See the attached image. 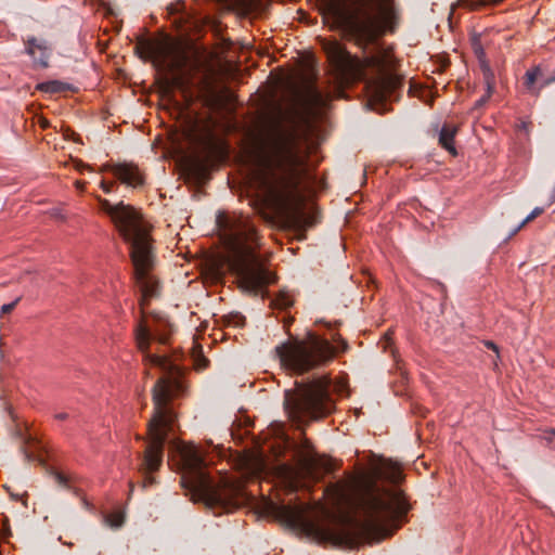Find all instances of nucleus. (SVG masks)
<instances>
[{
    "label": "nucleus",
    "instance_id": "1",
    "mask_svg": "<svg viewBox=\"0 0 555 555\" xmlns=\"http://www.w3.org/2000/svg\"><path fill=\"white\" fill-rule=\"evenodd\" d=\"M359 483V480H353L349 489H338L337 496L339 500H348L349 492L354 491L353 504L361 511L362 519L343 515L323 525L307 519L306 511L300 506L275 503L269 504V512L289 528L306 531L319 543L354 548L362 543L379 542L400 528L410 511V504L398 488L378 494L372 487Z\"/></svg>",
    "mask_w": 555,
    "mask_h": 555
},
{
    "label": "nucleus",
    "instance_id": "2",
    "mask_svg": "<svg viewBox=\"0 0 555 555\" xmlns=\"http://www.w3.org/2000/svg\"><path fill=\"white\" fill-rule=\"evenodd\" d=\"M320 11L331 29L361 49V67L372 72L375 96L383 99L400 88L392 55L378 40L397 30L401 10L396 0H320Z\"/></svg>",
    "mask_w": 555,
    "mask_h": 555
},
{
    "label": "nucleus",
    "instance_id": "3",
    "mask_svg": "<svg viewBox=\"0 0 555 555\" xmlns=\"http://www.w3.org/2000/svg\"><path fill=\"white\" fill-rule=\"evenodd\" d=\"M152 320L151 325L141 321L134 330L137 346L143 353L145 363L157 366L163 372L152 389L154 412L147 422L150 440L141 463V469L144 473L143 488L156 482L150 474L158 470L163 464L165 442L169 433L173 430L178 417L175 400L184 392L180 369L167 357L149 351L152 339L163 345L168 341L171 324L160 314H152Z\"/></svg>",
    "mask_w": 555,
    "mask_h": 555
},
{
    "label": "nucleus",
    "instance_id": "4",
    "mask_svg": "<svg viewBox=\"0 0 555 555\" xmlns=\"http://www.w3.org/2000/svg\"><path fill=\"white\" fill-rule=\"evenodd\" d=\"M224 231L229 255L225 258L228 269L236 276L238 288L249 295L262 297L267 287L276 281L256 253L259 236L248 216L232 215L219 218Z\"/></svg>",
    "mask_w": 555,
    "mask_h": 555
},
{
    "label": "nucleus",
    "instance_id": "5",
    "mask_svg": "<svg viewBox=\"0 0 555 555\" xmlns=\"http://www.w3.org/2000/svg\"><path fill=\"white\" fill-rule=\"evenodd\" d=\"M100 205L129 245L133 280L141 292L140 308L144 313L150 299L159 294V282L153 273L156 254L150 233L151 225L143 220L139 210L122 202L112 205L107 199H101Z\"/></svg>",
    "mask_w": 555,
    "mask_h": 555
},
{
    "label": "nucleus",
    "instance_id": "6",
    "mask_svg": "<svg viewBox=\"0 0 555 555\" xmlns=\"http://www.w3.org/2000/svg\"><path fill=\"white\" fill-rule=\"evenodd\" d=\"M172 462L181 474L182 487L197 494L211 507H237L246 499L243 483L236 478L223 476L218 482L205 470V460L191 443L170 442Z\"/></svg>",
    "mask_w": 555,
    "mask_h": 555
},
{
    "label": "nucleus",
    "instance_id": "7",
    "mask_svg": "<svg viewBox=\"0 0 555 555\" xmlns=\"http://www.w3.org/2000/svg\"><path fill=\"white\" fill-rule=\"evenodd\" d=\"M310 180L306 158L301 150L291 141L278 144L255 172V182L262 193L263 202H300V184Z\"/></svg>",
    "mask_w": 555,
    "mask_h": 555
},
{
    "label": "nucleus",
    "instance_id": "8",
    "mask_svg": "<svg viewBox=\"0 0 555 555\" xmlns=\"http://www.w3.org/2000/svg\"><path fill=\"white\" fill-rule=\"evenodd\" d=\"M294 389L284 391V408L289 418L298 424L327 416L334 410L328 382L314 378L308 383H295Z\"/></svg>",
    "mask_w": 555,
    "mask_h": 555
},
{
    "label": "nucleus",
    "instance_id": "9",
    "mask_svg": "<svg viewBox=\"0 0 555 555\" xmlns=\"http://www.w3.org/2000/svg\"><path fill=\"white\" fill-rule=\"evenodd\" d=\"M275 350L282 367L300 375L331 361L339 349L327 339L309 334L307 339L283 343Z\"/></svg>",
    "mask_w": 555,
    "mask_h": 555
},
{
    "label": "nucleus",
    "instance_id": "10",
    "mask_svg": "<svg viewBox=\"0 0 555 555\" xmlns=\"http://www.w3.org/2000/svg\"><path fill=\"white\" fill-rule=\"evenodd\" d=\"M134 50L140 59L152 61L158 70L167 74L173 75L181 72L188 62L186 53L168 37L162 39L140 38Z\"/></svg>",
    "mask_w": 555,
    "mask_h": 555
},
{
    "label": "nucleus",
    "instance_id": "11",
    "mask_svg": "<svg viewBox=\"0 0 555 555\" xmlns=\"http://www.w3.org/2000/svg\"><path fill=\"white\" fill-rule=\"evenodd\" d=\"M522 80L527 92L532 95H538L543 88L552 83L555 79L545 76L541 67L535 66L526 72Z\"/></svg>",
    "mask_w": 555,
    "mask_h": 555
},
{
    "label": "nucleus",
    "instance_id": "12",
    "mask_svg": "<svg viewBox=\"0 0 555 555\" xmlns=\"http://www.w3.org/2000/svg\"><path fill=\"white\" fill-rule=\"evenodd\" d=\"M26 52L33 57L35 63L42 67L48 66L51 47L46 40L37 39L35 37L28 38L26 41Z\"/></svg>",
    "mask_w": 555,
    "mask_h": 555
},
{
    "label": "nucleus",
    "instance_id": "13",
    "mask_svg": "<svg viewBox=\"0 0 555 555\" xmlns=\"http://www.w3.org/2000/svg\"><path fill=\"white\" fill-rule=\"evenodd\" d=\"M114 176H116L122 183L133 188L143 184V176L139 168L132 164H119L112 168Z\"/></svg>",
    "mask_w": 555,
    "mask_h": 555
},
{
    "label": "nucleus",
    "instance_id": "14",
    "mask_svg": "<svg viewBox=\"0 0 555 555\" xmlns=\"http://www.w3.org/2000/svg\"><path fill=\"white\" fill-rule=\"evenodd\" d=\"M327 53L338 67H346L353 63L352 55L337 42L328 46Z\"/></svg>",
    "mask_w": 555,
    "mask_h": 555
},
{
    "label": "nucleus",
    "instance_id": "15",
    "mask_svg": "<svg viewBox=\"0 0 555 555\" xmlns=\"http://www.w3.org/2000/svg\"><path fill=\"white\" fill-rule=\"evenodd\" d=\"M457 128L453 125L444 124L439 133V144L452 155H456L453 141Z\"/></svg>",
    "mask_w": 555,
    "mask_h": 555
},
{
    "label": "nucleus",
    "instance_id": "16",
    "mask_svg": "<svg viewBox=\"0 0 555 555\" xmlns=\"http://www.w3.org/2000/svg\"><path fill=\"white\" fill-rule=\"evenodd\" d=\"M294 304L293 297L285 291L279 293V295L271 301V306L278 309H287Z\"/></svg>",
    "mask_w": 555,
    "mask_h": 555
},
{
    "label": "nucleus",
    "instance_id": "17",
    "mask_svg": "<svg viewBox=\"0 0 555 555\" xmlns=\"http://www.w3.org/2000/svg\"><path fill=\"white\" fill-rule=\"evenodd\" d=\"M40 91L47 93H60L65 90V83L59 80L44 81L38 85L37 87Z\"/></svg>",
    "mask_w": 555,
    "mask_h": 555
},
{
    "label": "nucleus",
    "instance_id": "18",
    "mask_svg": "<svg viewBox=\"0 0 555 555\" xmlns=\"http://www.w3.org/2000/svg\"><path fill=\"white\" fill-rule=\"evenodd\" d=\"M486 83H487V94L483 95L478 102L477 105H482L487 102V100L491 96V94L494 91V82H493V75L490 73H487L486 76Z\"/></svg>",
    "mask_w": 555,
    "mask_h": 555
},
{
    "label": "nucleus",
    "instance_id": "19",
    "mask_svg": "<svg viewBox=\"0 0 555 555\" xmlns=\"http://www.w3.org/2000/svg\"><path fill=\"white\" fill-rule=\"evenodd\" d=\"M543 212V208L535 207L522 221L521 223L513 230L511 233V236L515 235L525 224L528 222L534 220L537 217H539Z\"/></svg>",
    "mask_w": 555,
    "mask_h": 555
},
{
    "label": "nucleus",
    "instance_id": "20",
    "mask_svg": "<svg viewBox=\"0 0 555 555\" xmlns=\"http://www.w3.org/2000/svg\"><path fill=\"white\" fill-rule=\"evenodd\" d=\"M470 9H477L479 7L487 5L494 2L495 0H465Z\"/></svg>",
    "mask_w": 555,
    "mask_h": 555
},
{
    "label": "nucleus",
    "instance_id": "21",
    "mask_svg": "<svg viewBox=\"0 0 555 555\" xmlns=\"http://www.w3.org/2000/svg\"><path fill=\"white\" fill-rule=\"evenodd\" d=\"M21 300V297L16 298L14 301L10 304H5L0 309V315L10 313L17 305V302Z\"/></svg>",
    "mask_w": 555,
    "mask_h": 555
},
{
    "label": "nucleus",
    "instance_id": "22",
    "mask_svg": "<svg viewBox=\"0 0 555 555\" xmlns=\"http://www.w3.org/2000/svg\"><path fill=\"white\" fill-rule=\"evenodd\" d=\"M107 520L112 527H120L124 522V517L121 515H112Z\"/></svg>",
    "mask_w": 555,
    "mask_h": 555
},
{
    "label": "nucleus",
    "instance_id": "23",
    "mask_svg": "<svg viewBox=\"0 0 555 555\" xmlns=\"http://www.w3.org/2000/svg\"><path fill=\"white\" fill-rule=\"evenodd\" d=\"M402 473L399 469L391 470L389 479L393 485H398L402 480Z\"/></svg>",
    "mask_w": 555,
    "mask_h": 555
},
{
    "label": "nucleus",
    "instance_id": "24",
    "mask_svg": "<svg viewBox=\"0 0 555 555\" xmlns=\"http://www.w3.org/2000/svg\"><path fill=\"white\" fill-rule=\"evenodd\" d=\"M54 478H55V481L60 485V486H63V487H66L67 486V477L61 473H57L55 472L54 473Z\"/></svg>",
    "mask_w": 555,
    "mask_h": 555
},
{
    "label": "nucleus",
    "instance_id": "25",
    "mask_svg": "<svg viewBox=\"0 0 555 555\" xmlns=\"http://www.w3.org/2000/svg\"><path fill=\"white\" fill-rule=\"evenodd\" d=\"M7 489H8L9 493H10V495H11L13 499H15V500H22V501H23L24 506H25V507L27 506V502H26V500H24V498H25V496H27V493H26V492H24L22 495H20V494H15V493L11 492V491H10V488H7Z\"/></svg>",
    "mask_w": 555,
    "mask_h": 555
},
{
    "label": "nucleus",
    "instance_id": "26",
    "mask_svg": "<svg viewBox=\"0 0 555 555\" xmlns=\"http://www.w3.org/2000/svg\"><path fill=\"white\" fill-rule=\"evenodd\" d=\"M541 439L546 441L547 443H551L554 440V437L552 434L547 433V429H544L541 434Z\"/></svg>",
    "mask_w": 555,
    "mask_h": 555
},
{
    "label": "nucleus",
    "instance_id": "27",
    "mask_svg": "<svg viewBox=\"0 0 555 555\" xmlns=\"http://www.w3.org/2000/svg\"><path fill=\"white\" fill-rule=\"evenodd\" d=\"M168 11L170 14H177L180 11V5L171 3L168 5Z\"/></svg>",
    "mask_w": 555,
    "mask_h": 555
},
{
    "label": "nucleus",
    "instance_id": "28",
    "mask_svg": "<svg viewBox=\"0 0 555 555\" xmlns=\"http://www.w3.org/2000/svg\"><path fill=\"white\" fill-rule=\"evenodd\" d=\"M75 166H76V168H77L79 171H82V170H85V169H89V168H90V166H89V165H87V164L82 163L81 160H77Z\"/></svg>",
    "mask_w": 555,
    "mask_h": 555
},
{
    "label": "nucleus",
    "instance_id": "29",
    "mask_svg": "<svg viewBox=\"0 0 555 555\" xmlns=\"http://www.w3.org/2000/svg\"><path fill=\"white\" fill-rule=\"evenodd\" d=\"M485 345L487 348L493 350L494 352H499V347L493 341L488 340L485 343Z\"/></svg>",
    "mask_w": 555,
    "mask_h": 555
},
{
    "label": "nucleus",
    "instance_id": "30",
    "mask_svg": "<svg viewBox=\"0 0 555 555\" xmlns=\"http://www.w3.org/2000/svg\"><path fill=\"white\" fill-rule=\"evenodd\" d=\"M518 130L519 131H525L526 133L529 132V124L526 122V121H521L519 125H518Z\"/></svg>",
    "mask_w": 555,
    "mask_h": 555
},
{
    "label": "nucleus",
    "instance_id": "31",
    "mask_svg": "<svg viewBox=\"0 0 555 555\" xmlns=\"http://www.w3.org/2000/svg\"><path fill=\"white\" fill-rule=\"evenodd\" d=\"M302 449L306 452H309L312 449V444L308 439H305V441L302 442Z\"/></svg>",
    "mask_w": 555,
    "mask_h": 555
},
{
    "label": "nucleus",
    "instance_id": "32",
    "mask_svg": "<svg viewBox=\"0 0 555 555\" xmlns=\"http://www.w3.org/2000/svg\"><path fill=\"white\" fill-rule=\"evenodd\" d=\"M67 417H68V414L65 412H61L55 415V418L59 421H65V420H67Z\"/></svg>",
    "mask_w": 555,
    "mask_h": 555
},
{
    "label": "nucleus",
    "instance_id": "33",
    "mask_svg": "<svg viewBox=\"0 0 555 555\" xmlns=\"http://www.w3.org/2000/svg\"><path fill=\"white\" fill-rule=\"evenodd\" d=\"M101 186H102V189H103V191H104L105 193H109V192H111L112 184H107V183H105V182H102V183H101Z\"/></svg>",
    "mask_w": 555,
    "mask_h": 555
},
{
    "label": "nucleus",
    "instance_id": "34",
    "mask_svg": "<svg viewBox=\"0 0 555 555\" xmlns=\"http://www.w3.org/2000/svg\"><path fill=\"white\" fill-rule=\"evenodd\" d=\"M338 339L340 343V346H339L340 351H345L348 348L347 343L344 339H341L340 337Z\"/></svg>",
    "mask_w": 555,
    "mask_h": 555
},
{
    "label": "nucleus",
    "instance_id": "35",
    "mask_svg": "<svg viewBox=\"0 0 555 555\" xmlns=\"http://www.w3.org/2000/svg\"><path fill=\"white\" fill-rule=\"evenodd\" d=\"M521 153H522L525 158H529L530 157V151H527L525 147L522 149Z\"/></svg>",
    "mask_w": 555,
    "mask_h": 555
},
{
    "label": "nucleus",
    "instance_id": "36",
    "mask_svg": "<svg viewBox=\"0 0 555 555\" xmlns=\"http://www.w3.org/2000/svg\"><path fill=\"white\" fill-rule=\"evenodd\" d=\"M172 82H173L175 85H180V83H181V80H180V78L176 77V78H173V79H172Z\"/></svg>",
    "mask_w": 555,
    "mask_h": 555
},
{
    "label": "nucleus",
    "instance_id": "37",
    "mask_svg": "<svg viewBox=\"0 0 555 555\" xmlns=\"http://www.w3.org/2000/svg\"><path fill=\"white\" fill-rule=\"evenodd\" d=\"M547 433L552 434L555 439V428H547Z\"/></svg>",
    "mask_w": 555,
    "mask_h": 555
},
{
    "label": "nucleus",
    "instance_id": "38",
    "mask_svg": "<svg viewBox=\"0 0 555 555\" xmlns=\"http://www.w3.org/2000/svg\"><path fill=\"white\" fill-rule=\"evenodd\" d=\"M299 218L302 219L305 217L304 211H298Z\"/></svg>",
    "mask_w": 555,
    "mask_h": 555
},
{
    "label": "nucleus",
    "instance_id": "39",
    "mask_svg": "<svg viewBox=\"0 0 555 555\" xmlns=\"http://www.w3.org/2000/svg\"><path fill=\"white\" fill-rule=\"evenodd\" d=\"M26 457H27L28 461H33L34 460L30 454H26Z\"/></svg>",
    "mask_w": 555,
    "mask_h": 555
},
{
    "label": "nucleus",
    "instance_id": "40",
    "mask_svg": "<svg viewBox=\"0 0 555 555\" xmlns=\"http://www.w3.org/2000/svg\"><path fill=\"white\" fill-rule=\"evenodd\" d=\"M42 127H44V128H46V127H48V121H47V120H44V121L42 122Z\"/></svg>",
    "mask_w": 555,
    "mask_h": 555
}]
</instances>
